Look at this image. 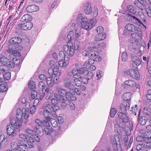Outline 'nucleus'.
Wrapping results in <instances>:
<instances>
[{
	"instance_id": "1",
	"label": "nucleus",
	"mask_w": 151,
	"mask_h": 151,
	"mask_svg": "<svg viewBox=\"0 0 151 151\" xmlns=\"http://www.w3.org/2000/svg\"><path fill=\"white\" fill-rule=\"evenodd\" d=\"M21 122H16L15 119H12L10 124L7 127V132L9 135L14 137L16 134L17 130L19 129L21 126Z\"/></svg>"
},
{
	"instance_id": "2",
	"label": "nucleus",
	"mask_w": 151,
	"mask_h": 151,
	"mask_svg": "<svg viewBox=\"0 0 151 151\" xmlns=\"http://www.w3.org/2000/svg\"><path fill=\"white\" fill-rule=\"evenodd\" d=\"M12 46H9V49L7 50V52L10 54L9 55V57L14 63L15 65H19L20 63V59L17 58V56H20V54L19 52L16 51V50L12 48Z\"/></svg>"
},
{
	"instance_id": "3",
	"label": "nucleus",
	"mask_w": 151,
	"mask_h": 151,
	"mask_svg": "<svg viewBox=\"0 0 151 151\" xmlns=\"http://www.w3.org/2000/svg\"><path fill=\"white\" fill-rule=\"evenodd\" d=\"M96 21V18H93L91 19L89 21H88L87 17H84L81 26L82 28L86 30H89L91 29L95 24Z\"/></svg>"
},
{
	"instance_id": "4",
	"label": "nucleus",
	"mask_w": 151,
	"mask_h": 151,
	"mask_svg": "<svg viewBox=\"0 0 151 151\" xmlns=\"http://www.w3.org/2000/svg\"><path fill=\"white\" fill-rule=\"evenodd\" d=\"M111 142L112 145L113 151H122L119 137L117 134L111 137Z\"/></svg>"
},
{
	"instance_id": "5",
	"label": "nucleus",
	"mask_w": 151,
	"mask_h": 151,
	"mask_svg": "<svg viewBox=\"0 0 151 151\" xmlns=\"http://www.w3.org/2000/svg\"><path fill=\"white\" fill-rule=\"evenodd\" d=\"M101 46L100 44L98 42H96L92 43L88 48V50H85L82 53L83 55L85 56L90 57V55L92 53H93L95 51H96V49L99 48Z\"/></svg>"
},
{
	"instance_id": "6",
	"label": "nucleus",
	"mask_w": 151,
	"mask_h": 151,
	"mask_svg": "<svg viewBox=\"0 0 151 151\" xmlns=\"http://www.w3.org/2000/svg\"><path fill=\"white\" fill-rule=\"evenodd\" d=\"M125 28L129 31L135 33L138 36L142 37V31L139 27L135 26L133 24L129 23L125 26Z\"/></svg>"
},
{
	"instance_id": "7",
	"label": "nucleus",
	"mask_w": 151,
	"mask_h": 151,
	"mask_svg": "<svg viewBox=\"0 0 151 151\" xmlns=\"http://www.w3.org/2000/svg\"><path fill=\"white\" fill-rule=\"evenodd\" d=\"M67 45H64L63 46V49L65 53L67 52V54L69 56L72 57L74 54L75 52L77 50H75L73 47V45L71 41L68 42Z\"/></svg>"
},
{
	"instance_id": "8",
	"label": "nucleus",
	"mask_w": 151,
	"mask_h": 151,
	"mask_svg": "<svg viewBox=\"0 0 151 151\" xmlns=\"http://www.w3.org/2000/svg\"><path fill=\"white\" fill-rule=\"evenodd\" d=\"M28 114H27L24 111H23V109L22 110L21 109H18L17 111L16 118L17 120L16 122H21L22 124V120L24 119H27L28 117Z\"/></svg>"
},
{
	"instance_id": "9",
	"label": "nucleus",
	"mask_w": 151,
	"mask_h": 151,
	"mask_svg": "<svg viewBox=\"0 0 151 151\" xmlns=\"http://www.w3.org/2000/svg\"><path fill=\"white\" fill-rule=\"evenodd\" d=\"M125 17L129 22L139 26L142 25L145 28H146V26L139 19H138L135 17L130 15H128L125 16Z\"/></svg>"
},
{
	"instance_id": "10",
	"label": "nucleus",
	"mask_w": 151,
	"mask_h": 151,
	"mask_svg": "<svg viewBox=\"0 0 151 151\" xmlns=\"http://www.w3.org/2000/svg\"><path fill=\"white\" fill-rule=\"evenodd\" d=\"M92 53L90 55V57H89L90 58L88 60L87 63H86L87 65L92 64L94 63L95 61H99L101 59V58L99 56L97 51H95L93 53Z\"/></svg>"
},
{
	"instance_id": "11",
	"label": "nucleus",
	"mask_w": 151,
	"mask_h": 151,
	"mask_svg": "<svg viewBox=\"0 0 151 151\" xmlns=\"http://www.w3.org/2000/svg\"><path fill=\"white\" fill-rule=\"evenodd\" d=\"M125 73L129 76L132 78L137 80L138 79L139 76V73L137 70H135L132 69L128 70L125 72Z\"/></svg>"
},
{
	"instance_id": "12",
	"label": "nucleus",
	"mask_w": 151,
	"mask_h": 151,
	"mask_svg": "<svg viewBox=\"0 0 151 151\" xmlns=\"http://www.w3.org/2000/svg\"><path fill=\"white\" fill-rule=\"evenodd\" d=\"M18 26L22 30H29L32 27L33 24L31 22H29L23 24H20Z\"/></svg>"
},
{
	"instance_id": "13",
	"label": "nucleus",
	"mask_w": 151,
	"mask_h": 151,
	"mask_svg": "<svg viewBox=\"0 0 151 151\" xmlns=\"http://www.w3.org/2000/svg\"><path fill=\"white\" fill-rule=\"evenodd\" d=\"M28 136L26 134H20L18 135V138L17 139L18 144H24L26 142L28 138Z\"/></svg>"
},
{
	"instance_id": "14",
	"label": "nucleus",
	"mask_w": 151,
	"mask_h": 151,
	"mask_svg": "<svg viewBox=\"0 0 151 151\" xmlns=\"http://www.w3.org/2000/svg\"><path fill=\"white\" fill-rule=\"evenodd\" d=\"M22 39L21 38L18 37H15L12 38L9 41V43L11 44L9 46H9L11 45L12 46V48L15 49V47H13V44H16L20 43L22 42Z\"/></svg>"
},
{
	"instance_id": "15",
	"label": "nucleus",
	"mask_w": 151,
	"mask_h": 151,
	"mask_svg": "<svg viewBox=\"0 0 151 151\" xmlns=\"http://www.w3.org/2000/svg\"><path fill=\"white\" fill-rule=\"evenodd\" d=\"M132 64L133 67L139 66L141 63L139 59L134 55L132 56Z\"/></svg>"
},
{
	"instance_id": "16",
	"label": "nucleus",
	"mask_w": 151,
	"mask_h": 151,
	"mask_svg": "<svg viewBox=\"0 0 151 151\" xmlns=\"http://www.w3.org/2000/svg\"><path fill=\"white\" fill-rule=\"evenodd\" d=\"M118 116L119 119L123 122L125 123L129 122V119L125 113L119 112L118 113Z\"/></svg>"
},
{
	"instance_id": "17",
	"label": "nucleus",
	"mask_w": 151,
	"mask_h": 151,
	"mask_svg": "<svg viewBox=\"0 0 151 151\" xmlns=\"http://www.w3.org/2000/svg\"><path fill=\"white\" fill-rule=\"evenodd\" d=\"M50 111L52 114V116L56 118L57 116V112L60 109L59 106L56 105H54L50 107H49Z\"/></svg>"
},
{
	"instance_id": "18",
	"label": "nucleus",
	"mask_w": 151,
	"mask_h": 151,
	"mask_svg": "<svg viewBox=\"0 0 151 151\" xmlns=\"http://www.w3.org/2000/svg\"><path fill=\"white\" fill-rule=\"evenodd\" d=\"M39 9V7L35 5H28L26 8V11L28 12H37Z\"/></svg>"
},
{
	"instance_id": "19",
	"label": "nucleus",
	"mask_w": 151,
	"mask_h": 151,
	"mask_svg": "<svg viewBox=\"0 0 151 151\" xmlns=\"http://www.w3.org/2000/svg\"><path fill=\"white\" fill-rule=\"evenodd\" d=\"M130 104L128 101H126L120 105V109L122 111L124 112L129 109Z\"/></svg>"
},
{
	"instance_id": "20",
	"label": "nucleus",
	"mask_w": 151,
	"mask_h": 151,
	"mask_svg": "<svg viewBox=\"0 0 151 151\" xmlns=\"http://www.w3.org/2000/svg\"><path fill=\"white\" fill-rule=\"evenodd\" d=\"M145 142H144V147L147 148V151H151V138H146Z\"/></svg>"
},
{
	"instance_id": "21",
	"label": "nucleus",
	"mask_w": 151,
	"mask_h": 151,
	"mask_svg": "<svg viewBox=\"0 0 151 151\" xmlns=\"http://www.w3.org/2000/svg\"><path fill=\"white\" fill-rule=\"evenodd\" d=\"M67 58V59H65L64 60L63 59H61L60 60L59 62H58L60 67L64 68L67 66L69 62V59L68 58V57Z\"/></svg>"
},
{
	"instance_id": "22",
	"label": "nucleus",
	"mask_w": 151,
	"mask_h": 151,
	"mask_svg": "<svg viewBox=\"0 0 151 151\" xmlns=\"http://www.w3.org/2000/svg\"><path fill=\"white\" fill-rule=\"evenodd\" d=\"M50 111H50L48 108H46L45 110L43 111V115L45 117L46 119L47 120L49 119L51 117L50 116H52V114Z\"/></svg>"
},
{
	"instance_id": "23",
	"label": "nucleus",
	"mask_w": 151,
	"mask_h": 151,
	"mask_svg": "<svg viewBox=\"0 0 151 151\" xmlns=\"http://www.w3.org/2000/svg\"><path fill=\"white\" fill-rule=\"evenodd\" d=\"M84 12L87 14H89L92 12V9L91 5L87 3L85 4Z\"/></svg>"
},
{
	"instance_id": "24",
	"label": "nucleus",
	"mask_w": 151,
	"mask_h": 151,
	"mask_svg": "<svg viewBox=\"0 0 151 151\" xmlns=\"http://www.w3.org/2000/svg\"><path fill=\"white\" fill-rule=\"evenodd\" d=\"M83 66L85 67L77 69V70L79 73L82 74L88 72V70L86 69L88 67V65H86V63L83 64Z\"/></svg>"
},
{
	"instance_id": "25",
	"label": "nucleus",
	"mask_w": 151,
	"mask_h": 151,
	"mask_svg": "<svg viewBox=\"0 0 151 151\" xmlns=\"http://www.w3.org/2000/svg\"><path fill=\"white\" fill-rule=\"evenodd\" d=\"M32 20V17L29 14H26L23 15L21 18L22 22L30 21Z\"/></svg>"
},
{
	"instance_id": "26",
	"label": "nucleus",
	"mask_w": 151,
	"mask_h": 151,
	"mask_svg": "<svg viewBox=\"0 0 151 151\" xmlns=\"http://www.w3.org/2000/svg\"><path fill=\"white\" fill-rule=\"evenodd\" d=\"M106 37L105 33L97 34L96 36L95 40L97 41H100L104 40Z\"/></svg>"
},
{
	"instance_id": "27",
	"label": "nucleus",
	"mask_w": 151,
	"mask_h": 151,
	"mask_svg": "<svg viewBox=\"0 0 151 151\" xmlns=\"http://www.w3.org/2000/svg\"><path fill=\"white\" fill-rule=\"evenodd\" d=\"M63 85L65 88L69 89L70 91L72 90H73V88H74V86L70 82H64Z\"/></svg>"
},
{
	"instance_id": "28",
	"label": "nucleus",
	"mask_w": 151,
	"mask_h": 151,
	"mask_svg": "<svg viewBox=\"0 0 151 151\" xmlns=\"http://www.w3.org/2000/svg\"><path fill=\"white\" fill-rule=\"evenodd\" d=\"M124 85L131 87H134L136 83L134 81L131 80H129L125 81L124 82Z\"/></svg>"
},
{
	"instance_id": "29",
	"label": "nucleus",
	"mask_w": 151,
	"mask_h": 151,
	"mask_svg": "<svg viewBox=\"0 0 151 151\" xmlns=\"http://www.w3.org/2000/svg\"><path fill=\"white\" fill-rule=\"evenodd\" d=\"M35 122L38 125V126H35L33 127L34 130H35V132H36L37 131L38 129H39L41 127L42 122L39 119H35Z\"/></svg>"
},
{
	"instance_id": "30",
	"label": "nucleus",
	"mask_w": 151,
	"mask_h": 151,
	"mask_svg": "<svg viewBox=\"0 0 151 151\" xmlns=\"http://www.w3.org/2000/svg\"><path fill=\"white\" fill-rule=\"evenodd\" d=\"M131 93L129 92H127L124 93L122 96V99L125 101H128L130 99Z\"/></svg>"
},
{
	"instance_id": "31",
	"label": "nucleus",
	"mask_w": 151,
	"mask_h": 151,
	"mask_svg": "<svg viewBox=\"0 0 151 151\" xmlns=\"http://www.w3.org/2000/svg\"><path fill=\"white\" fill-rule=\"evenodd\" d=\"M147 120V118L145 116H142L138 119V122L141 125H145Z\"/></svg>"
},
{
	"instance_id": "32",
	"label": "nucleus",
	"mask_w": 151,
	"mask_h": 151,
	"mask_svg": "<svg viewBox=\"0 0 151 151\" xmlns=\"http://www.w3.org/2000/svg\"><path fill=\"white\" fill-rule=\"evenodd\" d=\"M128 11L129 12L132 13L133 14H135L136 12L135 8L132 5H128L127 6Z\"/></svg>"
},
{
	"instance_id": "33",
	"label": "nucleus",
	"mask_w": 151,
	"mask_h": 151,
	"mask_svg": "<svg viewBox=\"0 0 151 151\" xmlns=\"http://www.w3.org/2000/svg\"><path fill=\"white\" fill-rule=\"evenodd\" d=\"M19 147L18 150L20 151H26L28 148L27 145L24 144H19Z\"/></svg>"
},
{
	"instance_id": "34",
	"label": "nucleus",
	"mask_w": 151,
	"mask_h": 151,
	"mask_svg": "<svg viewBox=\"0 0 151 151\" xmlns=\"http://www.w3.org/2000/svg\"><path fill=\"white\" fill-rule=\"evenodd\" d=\"M57 90L59 94L61 96L64 97L67 91L66 90L61 88H57Z\"/></svg>"
},
{
	"instance_id": "35",
	"label": "nucleus",
	"mask_w": 151,
	"mask_h": 151,
	"mask_svg": "<svg viewBox=\"0 0 151 151\" xmlns=\"http://www.w3.org/2000/svg\"><path fill=\"white\" fill-rule=\"evenodd\" d=\"M114 130L115 131L118 133L119 131L121 130H123L124 129V127L122 126H121L118 124H115L114 126Z\"/></svg>"
},
{
	"instance_id": "36",
	"label": "nucleus",
	"mask_w": 151,
	"mask_h": 151,
	"mask_svg": "<svg viewBox=\"0 0 151 151\" xmlns=\"http://www.w3.org/2000/svg\"><path fill=\"white\" fill-rule=\"evenodd\" d=\"M8 60H9L7 62V64L5 65H6L8 67L11 68H14L15 66V63L13 61V60H11L9 58Z\"/></svg>"
},
{
	"instance_id": "37",
	"label": "nucleus",
	"mask_w": 151,
	"mask_h": 151,
	"mask_svg": "<svg viewBox=\"0 0 151 151\" xmlns=\"http://www.w3.org/2000/svg\"><path fill=\"white\" fill-rule=\"evenodd\" d=\"M30 104L29 102L26 103L25 104V108H23V111L28 114V115H29V109L30 108Z\"/></svg>"
},
{
	"instance_id": "38",
	"label": "nucleus",
	"mask_w": 151,
	"mask_h": 151,
	"mask_svg": "<svg viewBox=\"0 0 151 151\" xmlns=\"http://www.w3.org/2000/svg\"><path fill=\"white\" fill-rule=\"evenodd\" d=\"M136 34L132 33L131 34L132 37L129 39V42L131 44H133L135 42L136 40Z\"/></svg>"
},
{
	"instance_id": "39",
	"label": "nucleus",
	"mask_w": 151,
	"mask_h": 151,
	"mask_svg": "<svg viewBox=\"0 0 151 151\" xmlns=\"http://www.w3.org/2000/svg\"><path fill=\"white\" fill-rule=\"evenodd\" d=\"M46 80L47 84L50 87H52L54 86V83L52 81V79L50 77H47Z\"/></svg>"
},
{
	"instance_id": "40",
	"label": "nucleus",
	"mask_w": 151,
	"mask_h": 151,
	"mask_svg": "<svg viewBox=\"0 0 151 151\" xmlns=\"http://www.w3.org/2000/svg\"><path fill=\"white\" fill-rule=\"evenodd\" d=\"M63 97L61 96L59 97V99L58 100L60 102L62 103L61 106L63 107H65L67 106V104L66 103H65V100Z\"/></svg>"
},
{
	"instance_id": "41",
	"label": "nucleus",
	"mask_w": 151,
	"mask_h": 151,
	"mask_svg": "<svg viewBox=\"0 0 151 151\" xmlns=\"http://www.w3.org/2000/svg\"><path fill=\"white\" fill-rule=\"evenodd\" d=\"M47 121L51 123V124L53 127H56L57 126V121L53 118L51 117L49 119L47 120Z\"/></svg>"
},
{
	"instance_id": "42",
	"label": "nucleus",
	"mask_w": 151,
	"mask_h": 151,
	"mask_svg": "<svg viewBox=\"0 0 151 151\" xmlns=\"http://www.w3.org/2000/svg\"><path fill=\"white\" fill-rule=\"evenodd\" d=\"M136 107L137 105H135V106L134 107H132L131 108L132 109L131 111L133 112V114H134L135 115H136L137 113L138 112V116L139 117L140 115V109H137Z\"/></svg>"
},
{
	"instance_id": "43",
	"label": "nucleus",
	"mask_w": 151,
	"mask_h": 151,
	"mask_svg": "<svg viewBox=\"0 0 151 151\" xmlns=\"http://www.w3.org/2000/svg\"><path fill=\"white\" fill-rule=\"evenodd\" d=\"M88 73L91 75L89 78H86L83 77L81 78V81L84 84H87L88 83V80H89L90 78H92V73L91 72H90Z\"/></svg>"
},
{
	"instance_id": "44",
	"label": "nucleus",
	"mask_w": 151,
	"mask_h": 151,
	"mask_svg": "<svg viewBox=\"0 0 151 151\" xmlns=\"http://www.w3.org/2000/svg\"><path fill=\"white\" fill-rule=\"evenodd\" d=\"M134 4L141 10L143 9L142 5L139 1V0H135L134 2Z\"/></svg>"
},
{
	"instance_id": "45",
	"label": "nucleus",
	"mask_w": 151,
	"mask_h": 151,
	"mask_svg": "<svg viewBox=\"0 0 151 151\" xmlns=\"http://www.w3.org/2000/svg\"><path fill=\"white\" fill-rule=\"evenodd\" d=\"M9 60L7 59L4 56H2L0 58V61L2 64L4 65H6L7 64V62L8 61H9Z\"/></svg>"
},
{
	"instance_id": "46",
	"label": "nucleus",
	"mask_w": 151,
	"mask_h": 151,
	"mask_svg": "<svg viewBox=\"0 0 151 151\" xmlns=\"http://www.w3.org/2000/svg\"><path fill=\"white\" fill-rule=\"evenodd\" d=\"M19 145L17 143H13L11 145V148L12 150H18Z\"/></svg>"
},
{
	"instance_id": "47",
	"label": "nucleus",
	"mask_w": 151,
	"mask_h": 151,
	"mask_svg": "<svg viewBox=\"0 0 151 151\" xmlns=\"http://www.w3.org/2000/svg\"><path fill=\"white\" fill-rule=\"evenodd\" d=\"M67 37L70 41L73 39L74 37V32L73 31H70L67 35Z\"/></svg>"
},
{
	"instance_id": "48",
	"label": "nucleus",
	"mask_w": 151,
	"mask_h": 151,
	"mask_svg": "<svg viewBox=\"0 0 151 151\" xmlns=\"http://www.w3.org/2000/svg\"><path fill=\"white\" fill-rule=\"evenodd\" d=\"M53 131V129L52 128H45L44 129V132L47 135L50 134V132H52Z\"/></svg>"
},
{
	"instance_id": "49",
	"label": "nucleus",
	"mask_w": 151,
	"mask_h": 151,
	"mask_svg": "<svg viewBox=\"0 0 151 151\" xmlns=\"http://www.w3.org/2000/svg\"><path fill=\"white\" fill-rule=\"evenodd\" d=\"M28 87L30 89H33L35 87V82L33 81H31L28 83Z\"/></svg>"
},
{
	"instance_id": "50",
	"label": "nucleus",
	"mask_w": 151,
	"mask_h": 151,
	"mask_svg": "<svg viewBox=\"0 0 151 151\" xmlns=\"http://www.w3.org/2000/svg\"><path fill=\"white\" fill-rule=\"evenodd\" d=\"M3 77L5 80H9L11 77V73L10 72H7L5 73L3 75Z\"/></svg>"
},
{
	"instance_id": "51",
	"label": "nucleus",
	"mask_w": 151,
	"mask_h": 151,
	"mask_svg": "<svg viewBox=\"0 0 151 151\" xmlns=\"http://www.w3.org/2000/svg\"><path fill=\"white\" fill-rule=\"evenodd\" d=\"M148 137L144 138L142 136H138L137 137L136 139L137 141L139 142H142L143 141H144V142H146L145 140L147 138H150Z\"/></svg>"
},
{
	"instance_id": "52",
	"label": "nucleus",
	"mask_w": 151,
	"mask_h": 151,
	"mask_svg": "<svg viewBox=\"0 0 151 151\" xmlns=\"http://www.w3.org/2000/svg\"><path fill=\"white\" fill-rule=\"evenodd\" d=\"M80 45V43L79 41L76 39L75 40L73 47L75 48V50H77L79 48Z\"/></svg>"
},
{
	"instance_id": "53",
	"label": "nucleus",
	"mask_w": 151,
	"mask_h": 151,
	"mask_svg": "<svg viewBox=\"0 0 151 151\" xmlns=\"http://www.w3.org/2000/svg\"><path fill=\"white\" fill-rule=\"evenodd\" d=\"M117 112V110L115 109L114 108H112L111 109L110 111V115L111 117H113Z\"/></svg>"
},
{
	"instance_id": "54",
	"label": "nucleus",
	"mask_w": 151,
	"mask_h": 151,
	"mask_svg": "<svg viewBox=\"0 0 151 151\" xmlns=\"http://www.w3.org/2000/svg\"><path fill=\"white\" fill-rule=\"evenodd\" d=\"M121 59L122 61L125 62L127 59V55L126 52H124L121 56Z\"/></svg>"
},
{
	"instance_id": "55",
	"label": "nucleus",
	"mask_w": 151,
	"mask_h": 151,
	"mask_svg": "<svg viewBox=\"0 0 151 151\" xmlns=\"http://www.w3.org/2000/svg\"><path fill=\"white\" fill-rule=\"evenodd\" d=\"M73 82L76 86L79 87L81 86V80L77 79H74Z\"/></svg>"
},
{
	"instance_id": "56",
	"label": "nucleus",
	"mask_w": 151,
	"mask_h": 151,
	"mask_svg": "<svg viewBox=\"0 0 151 151\" xmlns=\"http://www.w3.org/2000/svg\"><path fill=\"white\" fill-rule=\"evenodd\" d=\"M38 86L40 89L42 90V91H43V90L45 88V87L44 83L42 81L39 82L38 83Z\"/></svg>"
},
{
	"instance_id": "57",
	"label": "nucleus",
	"mask_w": 151,
	"mask_h": 151,
	"mask_svg": "<svg viewBox=\"0 0 151 151\" xmlns=\"http://www.w3.org/2000/svg\"><path fill=\"white\" fill-rule=\"evenodd\" d=\"M71 91V93L74 94H75V93H76L78 95H80L81 93L80 90H79L78 88H75V86L74 87V88H73V90H72Z\"/></svg>"
},
{
	"instance_id": "58",
	"label": "nucleus",
	"mask_w": 151,
	"mask_h": 151,
	"mask_svg": "<svg viewBox=\"0 0 151 151\" xmlns=\"http://www.w3.org/2000/svg\"><path fill=\"white\" fill-rule=\"evenodd\" d=\"M7 88L6 87L4 84L0 85V92H3L6 91Z\"/></svg>"
},
{
	"instance_id": "59",
	"label": "nucleus",
	"mask_w": 151,
	"mask_h": 151,
	"mask_svg": "<svg viewBox=\"0 0 151 151\" xmlns=\"http://www.w3.org/2000/svg\"><path fill=\"white\" fill-rule=\"evenodd\" d=\"M37 96L38 94L36 90H34L31 91V98L32 99H34Z\"/></svg>"
},
{
	"instance_id": "60",
	"label": "nucleus",
	"mask_w": 151,
	"mask_h": 151,
	"mask_svg": "<svg viewBox=\"0 0 151 151\" xmlns=\"http://www.w3.org/2000/svg\"><path fill=\"white\" fill-rule=\"evenodd\" d=\"M98 14V9L97 8H95L92 12L91 15L93 17H95L97 16Z\"/></svg>"
},
{
	"instance_id": "61",
	"label": "nucleus",
	"mask_w": 151,
	"mask_h": 151,
	"mask_svg": "<svg viewBox=\"0 0 151 151\" xmlns=\"http://www.w3.org/2000/svg\"><path fill=\"white\" fill-rule=\"evenodd\" d=\"M103 28L101 26H99L96 29V31L97 34L104 33H103Z\"/></svg>"
},
{
	"instance_id": "62",
	"label": "nucleus",
	"mask_w": 151,
	"mask_h": 151,
	"mask_svg": "<svg viewBox=\"0 0 151 151\" xmlns=\"http://www.w3.org/2000/svg\"><path fill=\"white\" fill-rule=\"evenodd\" d=\"M144 142L142 144L138 145L136 146V150L137 151H139L141 150H143V148H145L144 147Z\"/></svg>"
},
{
	"instance_id": "63",
	"label": "nucleus",
	"mask_w": 151,
	"mask_h": 151,
	"mask_svg": "<svg viewBox=\"0 0 151 151\" xmlns=\"http://www.w3.org/2000/svg\"><path fill=\"white\" fill-rule=\"evenodd\" d=\"M83 18L82 14H79L77 20V22L79 23H81V24L82 22L83 21Z\"/></svg>"
},
{
	"instance_id": "64",
	"label": "nucleus",
	"mask_w": 151,
	"mask_h": 151,
	"mask_svg": "<svg viewBox=\"0 0 151 151\" xmlns=\"http://www.w3.org/2000/svg\"><path fill=\"white\" fill-rule=\"evenodd\" d=\"M50 125V124L48 122L45 120H43L42 122L41 127H47L49 126Z\"/></svg>"
}]
</instances>
